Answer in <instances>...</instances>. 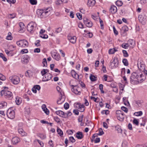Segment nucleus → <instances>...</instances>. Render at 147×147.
I'll list each match as a JSON object with an SVG mask.
<instances>
[{"label": "nucleus", "instance_id": "nucleus-1", "mask_svg": "<svg viewBox=\"0 0 147 147\" xmlns=\"http://www.w3.org/2000/svg\"><path fill=\"white\" fill-rule=\"evenodd\" d=\"M1 95H4L5 98L11 100L13 98L12 92L9 91L2 90L1 92Z\"/></svg>", "mask_w": 147, "mask_h": 147}, {"label": "nucleus", "instance_id": "nucleus-2", "mask_svg": "<svg viewBox=\"0 0 147 147\" xmlns=\"http://www.w3.org/2000/svg\"><path fill=\"white\" fill-rule=\"evenodd\" d=\"M47 10H37L36 11L37 14L40 16L41 18H45L48 16V11H47Z\"/></svg>", "mask_w": 147, "mask_h": 147}, {"label": "nucleus", "instance_id": "nucleus-3", "mask_svg": "<svg viewBox=\"0 0 147 147\" xmlns=\"http://www.w3.org/2000/svg\"><path fill=\"white\" fill-rule=\"evenodd\" d=\"M36 24L35 22H32L28 24L27 26V30L30 33H33L34 31Z\"/></svg>", "mask_w": 147, "mask_h": 147}, {"label": "nucleus", "instance_id": "nucleus-4", "mask_svg": "<svg viewBox=\"0 0 147 147\" xmlns=\"http://www.w3.org/2000/svg\"><path fill=\"white\" fill-rule=\"evenodd\" d=\"M9 79L12 83L15 85L18 84L20 82V78L16 75L10 77L9 78Z\"/></svg>", "mask_w": 147, "mask_h": 147}, {"label": "nucleus", "instance_id": "nucleus-5", "mask_svg": "<svg viewBox=\"0 0 147 147\" xmlns=\"http://www.w3.org/2000/svg\"><path fill=\"white\" fill-rule=\"evenodd\" d=\"M72 88L71 89L72 91L76 94L80 95L81 94V89L78 85H73L71 86Z\"/></svg>", "mask_w": 147, "mask_h": 147}, {"label": "nucleus", "instance_id": "nucleus-6", "mask_svg": "<svg viewBox=\"0 0 147 147\" xmlns=\"http://www.w3.org/2000/svg\"><path fill=\"white\" fill-rule=\"evenodd\" d=\"M16 43L20 47H25L28 46V41L24 39L20 40L17 41Z\"/></svg>", "mask_w": 147, "mask_h": 147}, {"label": "nucleus", "instance_id": "nucleus-7", "mask_svg": "<svg viewBox=\"0 0 147 147\" xmlns=\"http://www.w3.org/2000/svg\"><path fill=\"white\" fill-rule=\"evenodd\" d=\"M138 77L139 76L137 73L135 72H133L130 78L131 83L133 84L134 83V81H136V79L139 80V79Z\"/></svg>", "mask_w": 147, "mask_h": 147}, {"label": "nucleus", "instance_id": "nucleus-8", "mask_svg": "<svg viewBox=\"0 0 147 147\" xmlns=\"http://www.w3.org/2000/svg\"><path fill=\"white\" fill-rule=\"evenodd\" d=\"M7 115L8 117L11 119H13L15 117V112L13 110L9 109L7 112Z\"/></svg>", "mask_w": 147, "mask_h": 147}, {"label": "nucleus", "instance_id": "nucleus-9", "mask_svg": "<svg viewBox=\"0 0 147 147\" xmlns=\"http://www.w3.org/2000/svg\"><path fill=\"white\" fill-rule=\"evenodd\" d=\"M138 67L141 71H143L145 70V66L143 62L138 61L137 64Z\"/></svg>", "mask_w": 147, "mask_h": 147}, {"label": "nucleus", "instance_id": "nucleus-10", "mask_svg": "<svg viewBox=\"0 0 147 147\" xmlns=\"http://www.w3.org/2000/svg\"><path fill=\"white\" fill-rule=\"evenodd\" d=\"M99 133L98 134H94L92 137V138L91 139V142H93V139H94L95 138L97 137L98 135L101 136L104 134V132L102 131V130L101 128L99 130Z\"/></svg>", "mask_w": 147, "mask_h": 147}, {"label": "nucleus", "instance_id": "nucleus-11", "mask_svg": "<svg viewBox=\"0 0 147 147\" xmlns=\"http://www.w3.org/2000/svg\"><path fill=\"white\" fill-rule=\"evenodd\" d=\"M52 77V75L50 73L46 74L43 77L42 81L46 82L51 80Z\"/></svg>", "mask_w": 147, "mask_h": 147}, {"label": "nucleus", "instance_id": "nucleus-12", "mask_svg": "<svg viewBox=\"0 0 147 147\" xmlns=\"http://www.w3.org/2000/svg\"><path fill=\"white\" fill-rule=\"evenodd\" d=\"M20 138L17 137H13L11 140L12 143L14 145L17 144L20 142Z\"/></svg>", "mask_w": 147, "mask_h": 147}, {"label": "nucleus", "instance_id": "nucleus-13", "mask_svg": "<svg viewBox=\"0 0 147 147\" xmlns=\"http://www.w3.org/2000/svg\"><path fill=\"white\" fill-rule=\"evenodd\" d=\"M29 56L27 55H25L22 57V61L25 63H27L29 61Z\"/></svg>", "mask_w": 147, "mask_h": 147}, {"label": "nucleus", "instance_id": "nucleus-14", "mask_svg": "<svg viewBox=\"0 0 147 147\" xmlns=\"http://www.w3.org/2000/svg\"><path fill=\"white\" fill-rule=\"evenodd\" d=\"M139 20L142 24L144 25L146 23V18L143 17L141 15H139L138 17Z\"/></svg>", "mask_w": 147, "mask_h": 147}, {"label": "nucleus", "instance_id": "nucleus-15", "mask_svg": "<svg viewBox=\"0 0 147 147\" xmlns=\"http://www.w3.org/2000/svg\"><path fill=\"white\" fill-rule=\"evenodd\" d=\"M52 57L53 59L57 61H59L60 59L59 54L57 53H54L52 54Z\"/></svg>", "mask_w": 147, "mask_h": 147}, {"label": "nucleus", "instance_id": "nucleus-16", "mask_svg": "<svg viewBox=\"0 0 147 147\" xmlns=\"http://www.w3.org/2000/svg\"><path fill=\"white\" fill-rule=\"evenodd\" d=\"M56 113L60 116L61 117L63 118H66L65 116V113L61 111H56L55 112Z\"/></svg>", "mask_w": 147, "mask_h": 147}, {"label": "nucleus", "instance_id": "nucleus-17", "mask_svg": "<svg viewBox=\"0 0 147 147\" xmlns=\"http://www.w3.org/2000/svg\"><path fill=\"white\" fill-rule=\"evenodd\" d=\"M128 43L129 44V47L132 48H133L135 45V42L133 39H129L127 41Z\"/></svg>", "mask_w": 147, "mask_h": 147}, {"label": "nucleus", "instance_id": "nucleus-18", "mask_svg": "<svg viewBox=\"0 0 147 147\" xmlns=\"http://www.w3.org/2000/svg\"><path fill=\"white\" fill-rule=\"evenodd\" d=\"M68 39L70 42L73 44L75 43L76 40V38L75 36H68Z\"/></svg>", "mask_w": 147, "mask_h": 147}, {"label": "nucleus", "instance_id": "nucleus-19", "mask_svg": "<svg viewBox=\"0 0 147 147\" xmlns=\"http://www.w3.org/2000/svg\"><path fill=\"white\" fill-rule=\"evenodd\" d=\"M76 137L78 139H82L84 137L82 132L78 131L76 134Z\"/></svg>", "mask_w": 147, "mask_h": 147}, {"label": "nucleus", "instance_id": "nucleus-20", "mask_svg": "<svg viewBox=\"0 0 147 147\" xmlns=\"http://www.w3.org/2000/svg\"><path fill=\"white\" fill-rule=\"evenodd\" d=\"M96 3L95 0H88L87 2L88 6L92 7Z\"/></svg>", "mask_w": 147, "mask_h": 147}, {"label": "nucleus", "instance_id": "nucleus-21", "mask_svg": "<svg viewBox=\"0 0 147 147\" xmlns=\"http://www.w3.org/2000/svg\"><path fill=\"white\" fill-rule=\"evenodd\" d=\"M42 108L43 111H44L45 113L47 115H48L49 114V111L47 108L46 105L43 104L42 106Z\"/></svg>", "mask_w": 147, "mask_h": 147}, {"label": "nucleus", "instance_id": "nucleus-22", "mask_svg": "<svg viewBox=\"0 0 147 147\" xmlns=\"http://www.w3.org/2000/svg\"><path fill=\"white\" fill-rule=\"evenodd\" d=\"M117 117L118 120L121 121H123L124 118V113L117 115Z\"/></svg>", "mask_w": 147, "mask_h": 147}, {"label": "nucleus", "instance_id": "nucleus-23", "mask_svg": "<svg viewBox=\"0 0 147 147\" xmlns=\"http://www.w3.org/2000/svg\"><path fill=\"white\" fill-rule=\"evenodd\" d=\"M71 73L72 76L73 77L76 79H79V75L75 71H71Z\"/></svg>", "mask_w": 147, "mask_h": 147}, {"label": "nucleus", "instance_id": "nucleus-24", "mask_svg": "<svg viewBox=\"0 0 147 147\" xmlns=\"http://www.w3.org/2000/svg\"><path fill=\"white\" fill-rule=\"evenodd\" d=\"M7 105V103L5 101H2L0 103V109L5 108Z\"/></svg>", "mask_w": 147, "mask_h": 147}, {"label": "nucleus", "instance_id": "nucleus-25", "mask_svg": "<svg viewBox=\"0 0 147 147\" xmlns=\"http://www.w3.org/2000/svg\"><path fill=\"white\" fill-rule=\"evenodd\" d=\"M117 51V48L116 49L115 48H114L113 49H109V53L111 54H113L115 52Z\"/></svg>", "mask_w": 147, "mask_h": 147}, {"label": "nucleus", "instance_id": "nucleus-26", "mask_svg": "<svg viewBox=\"0 0 147 147\" xmlns=\"http://www.w3.org/2000/svg\"><path fill=\"white\" fill-rule=\"evenodd\" d=\"M112 61L114 63L115 67H117L119 65V61L117 57H114Z\"/></svg>", "mask_w": 147, "mask_h": 147}, {"label": "nucleus", "instance_id": "nucleus-27", "mask_svg": "<svg viewBox=\"0 0 147 147\" xmlns=\"http://www.w3.org/2000/svg\"><path fill=\"white\" fill-rule=\"evenodd\" d=\"M18 131L19 133L22 136H23L25 135L26 133L22 129L19 128L18 129Z\"/></svg>", "mask_w": 147, "mask_h": 147}, {"label": "nucleus", "instance_id": "nucleus-28", "mask_svg": "<svg viewBox=\"0 0 147 147\" xmlns=\"http://www.w3.org/2000/svg\"><path fill=\"white\" fill-rule=\"evenodd\" d=\"M117 12L121 16L124 15L125 13V10H118Z\"/></svg>", "mask_w": 147, "mask_h": 147}, {"label": "nucleus", "instance_id": "nucleus-29", "mask_svg": "<svg viewBox=\"0 0 147 147\" xmlns=\"http://www.w3.org/2000/svg\"><path fill=\"white\" fill-rule=\"evenodd\" d=\"M19 25L20 27V30H23L24 31V24L22 22H20L19 23Z\"/></svg>", "mask_w": 147, "mask_h": 147}, {"label": "nucleus", "instance_id": "nucleus-30", "mask_svg": "<svg viewBox=\"0 0 147 147\" xmlns=\"http://www.w3.org/2000/svg\"><path fill=\"white\" fill-rule=\"evenodd\" d=\"M84 24L88 27L90 28L92 26V23L89 20L87 21L86 23Z\"/></svg>", "mask_w": 147, "mask_h": 147}, {"label": "nucleus", "instance_id": "nucleus-31", "mask_svg": "<svg viewBox=\"0 0 147 147\" xmlns=\"http://www.w3.org/2000/svg\"><path fill=\"white\" fill-rule=\"evenodd\" d=\"M90 80L92 82L95 81L97 79V78L96 77L91 74L90 75Z\"/></svg>", "mask_w": 147, "mask_h": 147}, {"label": "nucleus", "instance_id": "nucleus-32", "mask_svg": "<svg viewBox=\"0 0 147 147\" xmlns=\"http://www.w3.org/2000/svg\"><path fill=\"white\" fill-rule=\"evenodd\" d=\"M21 98L19 97H17L16 98V102L17 105H19L21 103Z\"/></svg>", "mask_w": 147, "mask_h": 147}, {"label": "nucleus", "instance_id": "nucleus-33", "mask_svg": "<svg viewBox=\"0 0 147 147\" xmlns=\"http://www.w3.org/2000/svg\"><path fill=\"white\" fill-rule=\"evenodd\" d=\"M76 108L79 109L81 108H84V105L83 104L81 105L80 103L78 102L76 103Z\"/></svg>", "mask_w": 147, "mask_h": 147}, {"label": "nucleus", "instance_id": "nucleus-34", "mask_svg": "<svg viewBox=\"0 0 147 147\" xmlns=\"http://www.w3.org/2000/svg\"><path fill=\"white\" fill-rule=\"evenodd\" d=\"M115 129L117 130L119 133H122V130L119 125H117L115 126Z\"/></svg>", "mask_w": 147, "mask_h": 147}, {"label": "nucleus", "instance_id": "nucleus-35", "mask_svg": "<svg viewBox=\"0 0 147 147\" xmlns=\"http://www.w3.org/2000/svg\"><path fill=\"white\" fill-rule=\"evenodd\" d=\"M128 30V28L126 26H124L122 27L121 29V32H125L127 31Z\"/></svg>", "mask_w": 147, "mask_h": 147}, {"label": "nucleus", "instance_id": "nucleus-36", "mask_svg": "<svg viewBox=\"0 0 147 147\" xmlns=\"http://www.w3.org/2000/svg\"><path fill=\"white\" fill-rule=\"evenodd\" d=\"M142 111H140L134 113V115L137 116H141L142 115Z\"/></svg>", "mask_w": 147, "mask_h": 147}, {"label": "nucleus", "instance_id": "nucleus-37", "mask_svg": "<svg viewBox=\"0 0 147 147\" xmlns=\"http://www.w3.org/2000/svg\"><path fill=\"white\" fill-rule=\"evenodd\" d=\"M122 62L125 66H127L129 65L127 60L126 59L124 58L123 59Z\"/></svg>", "mask_w": 147, "mask_h": 147}, {"label": "nucleus", "instance_id": "nucleus-38", "mask_svg": "<svg viewBox=\"0 0 147 147\" xmlns=\"http://www.w3.org/2000/svg\"><path fill=\"white\" fill-rule=\"evenodd\" d=\"M116 4L117 6H122L123 4V2L121 1L118 0L116 2Z\"/></svg>", "mask_w": 147, "mask_h": 147}, {"label": "nucleus", "instance_id": "nucleus-39", "mask_svg": "<svg viewBox=\"0 0 147 147\" xmlns=\"http://www.w3.org/2000/svg\"><path fill=\"white\" fill-rule=\"evenodd\" d=\"M121 46L123 48L125 49H127L129 46V45L128 43H123L122 44Z\"/></svg>", "mask_w": 147, "mask_h": 147}, {"label": "nucleus", "instance_id": "nucleus-40", "mask_svg": "<svg viewBox=\"0 0 147 147\" xmlns=\"http://www.w3.org/2000/svg\"><path fill=\"white\" fill-rule=\"evenodd\" d=\"M62 30V29L60 27H59L58 28H57L55 29V32H54L56 33H58L60 32Z\"/></svg>", "mask_w": 147, "mask_h": 147}, {"label": "nucleus", "instance_id": "nucleus-41", "mask_svg": "<svg viewBox=\"0 0 147 147\" xmlns=\"http://www.w3.org/2000/svg\"><path fill=\"white\" fill-rule=\"evenodd\" d=\"M16 16L15 13L10 14L8 15V17L10 19H13Z\"/></svg>", "mask_w": 147, "mask_h": 147}, {"label": "nucleus", "instance_id": "nucleus-42", "mask_svg": "<svg viewBox=\"0 0 147 147\" xmlns=\"http://www.w3.org/2000/svg\"><path fill=\"white\" fill-rule=\"evenodd\" d=\"M103 86L102 84H100L99 85V88L101 92L102 93H104V91L103 90Z\"/></svg>", "mask_w": 147, "mask_h": 147}, {"label": "nucleus", "instance_id": "nucleus-43", "mask_svg": "<svg viewBox=\"0 0 147 147\" xmlns=\"http://www.w3.org/2000/svg\"><path fill=\"white\" fill-rule=\"evenodd\" d=\"M56 89L60 93V94L61 95V96H62L63 94V92H61L62 90L61 88H60L59 86H57L56 87Z\"/></svg>", "mask_w": 147, "mask_h": 147}, {"label": "nucleus", "instance_id": "nucleus-44", "mask_svg": "<svg viewBox=\"0 0 147 147\" xmlns=\"http://www.w3.org/2000/svg\"><path fill=\"white\" fill-rule=\"evenodd\" d=\"M122 52L123 55V56L125 57H127L129 55L127 51L125 50H123Z\"/></svg>", "mask_w": 147, "mask_h": 147}, {"label": "nucleus", "instance_id": "nucleus-45", "mask_svg": "<svg viewBox=\"0 0 147 147\" xmlns=\"http://www.w3.org/2000/svg\"><path fill=\"white\" fill-rule=\"evenodd\" d=\"M57 131L59 136H61V135H63V132L60 129L57 128Z\"/></svg>", "mask_w": 147, "mask_h": 147}, {"label": "nucleus", "instance_id": "nucleus-46", "mask_svg": "<svg viewBox=\"0 0 147 147\" xmlns=\"http://www.w3.org/2000/svg\"><path fill=\"white\" fill-rule=\"evenodd\" d=\"M109 111L108 110H102L101 112V113H102V114H105L106 115H107L109 114Z\"/></svg>", "mask_w": 147, "mask_h": 147}, {"label": "nucleus", "instance_id": "nucleus-47", "mask_svg": "<svg viewBox=\"0 0 147 147\" xmlns=\"http://www.w3.org/2000/svg\"><path fill=\"white\" fill-rule=\"evenodd\" d=\"M42 63L43 64V66L44 67H46L47 66V61L46 59L45 58H44L43 59Z\"/></svg>", "mask_w": 147, "mask_h": 147}, {"label": "nucleus", "instance_id": "nucleus-48", "mask_svg": "<svg viewBox=\"0 0 147 147\" xmlns=\"http://www.w3.org/2000/svg\"><path fill=\"white\" fill-rule=\"evenodd\" d=\"M10 4H14L16 2V0H6Z\"/></svg>", "mask_w": 147, "mask_h": 147}, {"label": "nucleus", "instance_id": "nucleus-49", "mask_svg": "<svg viewBox=\"0 0 147 147\" xmlns=\"http://www.w3.org/2000/svg\"><path fill=\"white\" fill-rule=\"evenodd\" d=\"M76 15L77 17L80 20H81L82 19V15L80 13H76Z\"/></svg>", "mask_w": 147, "mask_h": 147}, {"label": "nucleus", "instance_id": "nucleus-50", "mask_svg": "<svg viewBox=\"0 0 147 147\" xmlns=\"http://www.w3.org/2000/svg\"><path fill=\"white\" fill-rule=\"evenodd\" d=\"M63 1L62 0H57L56 1V4L57 5H59L63 3Z\"/></svg>", "mask_w": 147, "mask_h": 147}, {"label": "nucleus", "instance_id": "nucleus-51", "mask_svg": "<svg viewBox=\"0 0 147 147\" xmlns=\"http://www.w3.org/2000/svg\"><path fill=\"white\" fill-rule=\"evenodd\" d=\"M0 57L2 58L4 61H6L7 60L6 58L4 56L3 53H0Z\"/></svg>", "mask_w": 147, "mask_h": 147}, {"label": "nucleus", "instance_id": "nucleus-52", "mask_svg": "<svg viewBox=\"0 0 147 147\" xmlns=\"http://www.w3.org/2000/svg\"><path fill=\"white\" fill-rule=\"evenodd\" d=\"M138 78L139 79V80L141 81V82H142V80H144L145 78V77L144 76H143L142 74H141L140 75V77H139Z\"/></svg>", "mask_w": 147, "mask_h": 147}, {"label": "nucleus", "instance_id": "nucleus-53", "mask_svg": "<svg viewBox=\"0 0 147 147\" xmlns=\"http://www.w3.org/2000/svg\"><path fill=\"white\" fill-rule=\"evenodd\" d=\"M69 140L72 143L76 141L75 139L72 136H71L69 137Z\"/></svg>", "mask_w": 147, "mask_h": 147}, {"label": "nucleus", "instance_id": "nucleus-54", "mask_svg": "<svg viewBox=\"0 0 147 147\" xmlns=\"http://www.w3.org/2000/svg\"><path fill=\"white\" fill-rule=\"evenodd\" d=\"M121 109L126 113H127L128 111V109L125 107H121Z\"/></svg>", "mask_w": 147, "mask_h": 147}, {"label": "nucleus", "instance_id": "nucleus-55", "mask_svg": "<svg viewBox=\"0 0 147 147\" xmlns=\"http://www.w3.org/2000/svg\"><path fill=\"white\" fill-rule=\"evenodd\" d=\"M135 102L138 105V107H140V106L142 102L141 100H138L135 101Z\"/></svg>", "mask_w": 147, "mask_h": 147}, {"label": "nucleus", "instance_id": "nucleus-56", "mask_svg": "<svg viewBox=\"0 0 147 147\" xmlns=\"http://www.w3.org/2000/svg\"><path fill=\"white\" fill-rule=\"evenodd\" d=\"M6 79V78L5 76L2 74H0V80H4Z\"/></svg>", "mask_w": 147, "mask_h": 147}, {"label": "nucleus", "instance_id": "nucleus-57", "mask_svg": "<svg viewBox=\"0 0 147 147\" xmlns=\"http://www.w3.org/2000/svg\"><path fill=\"white\" fill-rule=\"evenodd\" d=\"M72 114L71 112L70 111H68L67 113H65V116L66 118H67L69 116H71Z\"/></svg>", "mask_w": 147, "mask_h": 147}, {"label": "nucleus", "instance_id": "nucleus-58", "mask_svg": "<svg viewBox=\"0 0 147 147\" xmlns=\"http://www.w3.org/2000/svg\"><path fill=\"white\" fill-rule=\"evenodd\" d=\"M84 117V115H82L81 116H80L78 119V121L80 122H82V121Z\"/></svg>", "mask_w": 147, "mask_h": 147}, {"label": "nucleus", "instance_id": "nucleus-59", "mask_svg": "<svg viewBox=\"0 0 147 147\" xmlns=\"http://www.w3.org/2000/svg\"><path fill=\"white\" fill-rule=\"evenodd\" d=\"M38 136L41 139H45L46 137L45 135L42 134H39Z\"/></svg>", "mask_w": 147, "mask_h": 147}, {"label": "nucleus", "instance_id": "nucleus-60", "mask_svg": "<svg viewBox=\"0 0 147 147\" xmlns=\"http://www.w3.org/2000/svg\"><path fill=\"white\" fill-rule=\"evenodd\" d=\"M54 119L55 121L58 123L60 122V119L57 116L54 117Z\"/></svg>", "mask_w": 147, "mask_h": 147}, {"label": "nucleus", "instance_id": "nucleus-61", "mask_svg": "<svg viewBox=\"0 0 147 147\" xmlns=\"http://www.w3.org/2000/svg\"><path fill=\"white\" fill-rule=\"evenodd\" d=\"M5 52L6 53V54L9 56H12V55L11 53V52L10 51H9L7 50H5Z\"/></svg>", "mask_w": 147, "mask_h": 147}, {"label": "nucleus", "instance_id": "nucleus-62", "mask_svg": "<svg viewBox=\"0 0 147 147\" xmlns=\"http://www.w3.org/2000/svg\"><path fill=\"white\" fill-rule=\"evenodd\" d=\"M30 3L32 5H35L37 3V1L36 0H30Z\"/></svg>", "mask_w": 147, "mask_h": 147}, {"label": "nucleus", "instance_id": "nucleus-63", "mask_svg": "<svg viewBox=\"0 0 147 147\" xmlns=\"http://www.w3.org/2000/svg\"><path fill=\"white\" fill-rule=\"evenodd\" d=\"M133 123L136 124L137 125H138L139 124V122L137 119H134L133 121Z\"/></svg>", "mask_w": 147, "mask_h": 147}, {"label": "nucleus", "instance_id": "nucleus-64", "mask_svg": "<svg viewBox=\"0 0 147 147\" xmlns=\"http://www.w3.org/2000/svg\"><path fill=\"white\" fill-rule=\"evenodd\" d=\"M28 51L27 49H25L22 50L21 51V53L22 54H24L25 53H28Z\"/></svg>", "mask_w": 147, "mask_h": 147}]
</instances>
